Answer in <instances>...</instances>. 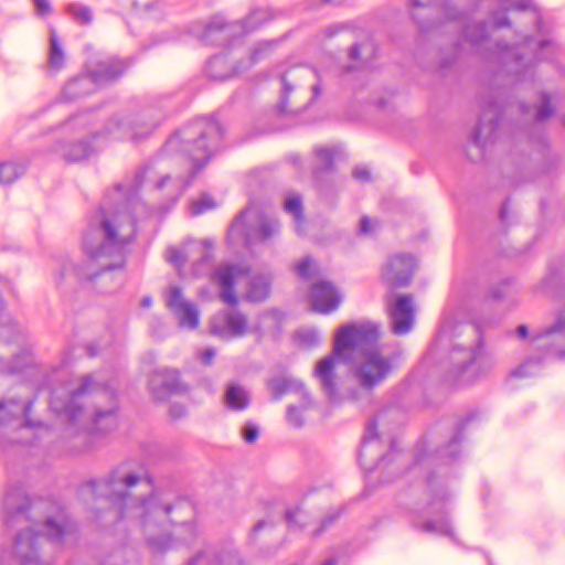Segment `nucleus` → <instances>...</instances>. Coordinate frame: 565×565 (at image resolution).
I'll list each match as a JSON object with an SVG mask.
<instances>
[{
    "instance_id": "nucleus-23",
    "label": "nucleus",
    "mask_w": 565,
    "mask_h": 565,
    "mask_svg": "<svg viewBox=\"0 0 565 565\" xmlns=\"http://www.w3.org/2000/svg\"><path fill=\"white\" fill-rule=\"evenodd\" d=\"M308 296L311 309L323 315L334 311L342 302V295L338 287L326 279L312 282Z\"/></svg>"
},
{
    "instance_id": "nucleus-31",
    "label": "nucleus",
    "mask_w": 565,
    "mask_h": 565,
    "mask_svg": "<svg viewBox=\"0 0 565 565\" xmlns=\"http://www.w3.org/2000/svg\"><path fill=\"white\" fill-rule=\"evenodd\" d=\"M119 404L117 401L108 407H97L90 420L92 429L99 434H109L119 426Z\"/></svg>"
},
{
    "instance_id": "nucleus-64",
    "label": "nucleus",
    "mask_w": 565,
    "mask_h": 565,
    "mask_svg": "<svg viewBox=\"0 0 565 565\" xmlns=\"http://www.w3.org/2000/svg\"><path fill=\"white\" fill-rule=\"evenodd\" d=\"M216 350L212 347L205 348L200 353V360L204 365H211L215 358Z\"/></svg>"
},
{
    "instance_id": "nucleus-54",
    "label": "nucleus",
    "mask_w": 565,
    "mask_h": 565,
    "mask_svg": "<svg viewBox=\"0 0 565 565\" xmlns=\"http://www.w3.org/2000/svg\"><path fill=\"white\" fill-rule=\"evenodd\" d=\"M217 565H244L237 551H222L216 554Z\"/></svg>"
},
{
    "instance_id": "nucleus-12",
    "label": "nucleus",
    "mask_w": 565,
    "mask_h": 565,
    "mask_svg": "<svg viewBox=\"0 0 565 565\" xmlns=\"http://www.w3.org/2000/svg\"><path fill=\"white\" fill-rule=\"evenodd\" d=\"M247 212V207L241 210L228 225L226 242L230 246L242 243L248 247L255 242L265 243L280 233V222L276 217L260 213L257 225H248L245 221Z\"/></svg>"
},
{
    "instance_id": "nucleus-60",
    "label": "nucleus",
    "mask_w": 565,
    "mask_h": 565,
    "mask_svg": "<svg viewBox=\"0 0 565 565\" xmlns=\"http://www.w3.org/2000/svg\"><path fill=\"white\" fill-rule=\"evenodd\" d=\"M167 254L168 262L174 266H182L186 260L183 252L175 246H170L167 250Z\"/></svg>"
},
{
    "instance_id": "nucleus-22",
    "label": "nucleus",
    "mask_w": 565,
    "mask_h": 565,
    "mask_svg": "<svg viewBox=\"0 0 565 565\" xmlns=\"http://www.w3.org/2000/svg\"><path fill=\"white\" fill-rule=\"evenodd\" d=\"M135 57L119 58L116 56L98 61L95 65H86L95 87L118 81L134 64Z\"/></svg>"
},
{
    "instance_id": "nucleus-40",
    "label": "nucleus",
    "mask_w": 565,
    "mask_h": 565,
    "mask_svg": "<svg viewBox=\"0 0 565 565\" xmlns=\"http://www.w3.org/2000/svg\"><path fill=\"white\" fill-rule=\"evenodd\" d=\"M556 109L552 104L551 96L547 92H541L539 102L534 105L533 124L537 126L554 117Z\"/></svg>"
},
{
    "instance_id": "nucleus-34",
    "label": "nucleus",
    "mask_w": 565,
    "mask_h": 565,
    "mask_svg": "<svg viewBox=\"0 0 565 565\" xmlns=\"http://www.w3.org/2000/svg\"><path fill=\"white\" fill-rule=\"evenodd\" d=\"M554 333H565V316L559 317L552 327L544 331L543 334L536 337V341L539 342L537 348H544L546 356L565 359V350L557 347L551 339Z\"/></svg>"
},
{
    "instance_id": "nucleus-42",
    "label": "nucleus",
    "mask_w": 565,
    "mask_h": 565,
    "mask_svg": "<svg viewBox=\"0 0 565 565\" xmlns=\"http://www.w3.org/2000/svg\"><path fill=\"white\" fill-rule=\"evenodd\" d=\"M536 345L539 344V342L536 341V338L534 339ZM536 349L539 350V348L536 347ZM540 351H542V355L541 356H531L529 359H526L523 363H521L520 365H518L516 367H514L511 372H510V376L511 377H516V379H523V377H529L533 374V372L530 370L532 366H540L542 363H543V359H547L548 356L545 355V349L542 348L540 349Z\"/></svg>"
},
{
    "instance_id": "nucleus-41",
    "label": "nucleus",
    "mask_w": 565,
    "mask_h": 565,
    "mask_svg": "<svg viewBox=\"0 0 565 565\" xmlns=\"http://www.w3.org/2000/svg\"><path fill=\"white\" fill-rule=\"evenodd\" d=\"M50 46L47 54V65L54 71H60L65 65V52L60 43V38H49Z\"/></svg>"
},
{
    "instance_id": "nucleus-46",
    "label": "nucleus",
    "mask_w": 565,
    "mask_h": 565,
    "mask_svg": "<svg viewBox=\"0 0 565 565\" xmlns=\"http://www.w3.org/2000/svg\"><path fill=\"white\" fill-rule=\"evenodd\" d=\"M280 82H281V92L279 95V99L275 106V113L278 116H284V115L290 113V110L288 108V97H289V94L294 90V86L287 79L286 74L280 75Z\"/></svg>"
},
{
    "instance_id": "nucleus-20",
    "label": "nucleus",
    "mask_w": 565,
    "mask_h": 565,
    "mask_svg": "<svg viewBox=\"0 0 565 565\" xmlns=\"http://www.w3.org/2000/svg\"><path fill=\"white\" fill-rule=\"evenodd\" d=\"M415 270V257L412 254L399 253L387 259L382 278L391 289L404 288L411 285Z\"/></svg>"
},
{
    "instance_id": "nucleus-59",
    "label": "nucleus",
    "mask_w": 565,
    "mask_h": 565,
    "mask_svg": "<svg viewBox=\"0 0 565 565\" xmlns=\"http://www.w3.org/2000/svg\"><path fill=\"white\" fill-rule=\"evenodd\" d=\"M340 514H341L340 511H335V512L326 514L321 519L319 527L313 532V535L318 536L321 533H323L324 531H327L340 518Z\"/></svg>"
},
{
    "instance_id": "nucleus-17",
    "label": "nucleus",
    "mask_w": 565,
    "mask_h": 565,
    "mask_svg": "<svg viewBox=\"0 0 565 565\" xmlns=\"http://www.w3.org/2000/svg\"><path fill=\"white\" fill-rule=\"evenodd\" d=\"M148 388L156 402H166L170 396L182 395L190 390L180 371L171 367L153 370L148 379Z\"/></svg>"
},
{
    "instance_id": "nucleus-63",
    "label": "nucleus",
    "mask_w": 565,
    "mask_h": 565,
    "mask_svg": "<svg viewBox=\"0 0 565 565\" xmlns=\"http://www.w3.org/2000/svg\"><path fill=\"white\" fill-rule=\"evenodd\" d=\"M188 413V409L185 407V405H183L182 403H172L169 407V416L172 418V419H180L182 417H184Z\"/></svg>"
},
{
    "instance_id": "nucleus-38",
    "label": "nucleus",
    "mask_w": 565,
    "mask_h": 565,
    "mask_svg": "<svg viewBox=\"0 0 565 565\" xmlns=\"http://www.w3.org/2000/svg\"><path fill=\"white\" fill-rule=\"evenodd\" d=\"M267 388L270 391L271 398L274 401H279L286 393L295 390H301L302 382L276 375L267 381Z\"/></svg>"
},
{
    "instance_id": "nucleus-3",
    "label": "nucleus",
    "mask_w": 565,
    "mask_h": 565,
    "mask_svg": "<svg viewBox=\"0 0 565 565\" xmlns=\"http://www.w3.org/2000/svg\"><path fill=\"white\" fill-rule=\"evenodd\" d=\"M141 476L129 469L127 462L116 466L105 478L89 479L78 489V495H92L95 499L104 498L117 510V520L125 518L126 510L130 507H137L142 510L141 522L147 525L150 519L157 514H163L169 518L171 511L180 503L186 502L179 498L175 503L163 502L156 489L152 488L146 495L134 497L130 489L141 481ZM146 482L153 487L152 476L145 477Z\"/></svg>"
},
{
    "instance_id": "nucleus-37",
    "label": "nucleus",
    "mask_w": 565,
    "mask_h": 565,
    "mask_svg": "<svg viewBox=\"0 0 565 565\" xmlns=\"http://www.w3.org/2000/svg\"><path fill=\"white\" fill-rule=\"evenodd\" d=\"M284 210L295 218V232L302 236L306 234V216L303 212L302 199L299 194H288L284 200Z\"/></svg>"
},
{
    "instance_id": "nucleus-15",
    "label": "nucleus",
    "mask_w": 565,
    "mask_h": 565,
    "mask_svg": "<svg viewBox=\"0 0 565 565\" xmlns=\"http://www.w3.org/2000/svg\"><path fill=\"white\" fill-rule=\"evenodd\" d=\"M475 418L476 415L472 413L459 418L454 426V433L449 440L437 447L433 454H428L425 449H418L414 457V466H422L426 461L443 465L456 462L461 455V443L465 440V431Z\"/></svg>"
},
{
    "instance_id": "nucleus-6",
    "label": "nucleus",
    "mask_w": 565,
    "mask_h": 565,
    "mask_svg": "<svg viewBox=\"0 0 565 565\" xmlns=\"http://www.w3.org/2000/svg\"><path fill=\"white\" fill-rule=\"evenodd\" d=\"M409 15L423 34L438 32L448 24L469 29L470 13L454 0H409Z\"/></svg>"
},
{
    "instance_id": "nucleus-19",
    "label": "nucleus",
    "mask_w": 565,
    "mask_h": 565,
    "mask_svg": "<svg viewBox=\"0 0 565 565\" xmlns=\"http://www.w3.org/2000/svg\"><path fill=\"white\" fill-rule=\"evenodd\" d=\"M209 330L221 340L241 338L248 332L247 317L236 308L222 310L211 317Z\"/></svg>"
},
{
    "instance_id": "nucleus-50",
    "label": "nucleus",
    "mask_w": 565,
    "mask_h": 565,
    "mask_svg": "<svg viewBox=\"0 0 565 565\" xmlns=\"http://www.w3.org/2000/svg\"><path fill=\"white\" fill-rule=\"evenodd\" d=\"M17 399H18V405L14 406V408L20 409V416H22V418H23L22 427H25V428L40 427L42 425V423L33 420L30 416L33 404H34V399H29L25 403H22L19 398H17Z\"/></svg>"
},
{
    "instance_id": "nucleus-24",
    "label": "nucleus",
    "mask_w": 565,
    "mask_h": 565,
    "mask_svg": "<svg viewBox=\"0 0 565 565\" xmlns=\"http://www.w3.org/2000/svg\"><path fill=\"white\" fill-rule=\"evenodd\" d=\"M243 274L244 268L236 263L221 264L212 273V279L220 287V299L231 308H236L238 305L235 285Z\"/></svg>"
},
{
    "instance_id": "nucleus-44",
    "label": "nucleus",
    "mask_w": 565,
    "mask_h": 565,
    "mask_svg": "<svg viewBox=\"0 0 565 565\" xmlns=\"http://www.w3.org/2000/svg\"><path fill=\"white\" fill-rule=\"evenodd\" d=\"M295 271L302 280L309 281L319 275V267L311 256H305L296 263Z\"/></svg>"
},
{
    "instance_id": "nucleus-56",
    "label": "nucleus",
    "mask_w": 565,
    "mask_h": 565,
    "mask_svg": "<svg viewBox=\"0 0 565 565\" xmlns=\"http://www.w3.org/2000/svg\"><path fill=\"white\" fill-rule=\"evenodd\" d=\"M299 342L308 348L317 347L320 343V335L317 330L309 329L297 333Z\"/></svg>"
},
{
    "instance_id": "nucleus-58",
    "label": "nucleus",
    "mask_w": 565,
    "mask_h": 565,
    "mask_svg": "<svg viewBox=\"0 0 565 565\" xmlns=\"http://www.w3.org/2000/svg\"><path fill=\"white\" fill-rule=\"evenodd\" d=\"M301 407L296 405H288L286 412L287 422L296 428H300L303 426V417L301 415Z\"/></svg>"
},
{
    "instance_id": "nucleus-27",
    "label": "nucleus",
    "mask_w": 565,
    "mask_h": 565,
    "mask_svg": "<svg viewBox=\"0 0 565 565\" xmlns=\"http://www.w3.org/2000/svg\"><path fill=\"white\" fill-rule=\"evenodd\" d=\"M167 306L178 317L179 323L182 327L194 329L199 324V311L196 307L183 299L182 289L178 285H172L169 288Z\"/></svg>"
},
{
    "instance_id": "nucleus-45",
    "label": "nucleus",
    "mask_w": 565,
    "mask_h": 565,
    "mask_svg": "<svg viewBox=\"0 0 565 565\" xmlns=\"http://www.w3.org/2000/svg\"><path fill=\"white\" fill-rule=\"evenodd\" d=\"M17 405V398L0 399V426L9 425L20 418V409L14 408Z\"/></svg>"
},
{
    "instance_id": "nucleus-7",
    "label": "nucleus",
    "mask_w": 565,
    "mask_h": 565,
    "mask_svg": "<svg viewBox=\"0 0 565 565\" xmlns=\"http://www.w3.org/2000/svg\"><path fill=\"white\" fill-rule=\"evenodd\" d=\"M503 113V106L497 98L488 96L481 100L478 122L465 149L471 162L481 161L487 146L497 140Z\"/></svg>"
},
{
    "instance_id": "nucleus-52",
    "label": "nucleus",
    "mask_w": 565,
    "mask_h": 565,
    "mask_svg": "<svg viewBox=\"0 0 565 565\" xmlns=\"http://www.w3.org/2000/svg\"><path fill=\"white\" fill-rule=\"evenodd\" d=\"M171 542V535L169 534H160L147 537L148 546L158 553L166 552L170 547Z\"/></svg>"
},
{
    "instance_id": "nucleus-33",
    "label": "nucleus",
    "mask_w": 565,
    "mask_h": 565,
    "mask_svg": "<svg viewBox=\"0 0 565 565\" xmlns=\"http://www.w3.org/2000/svg\"><path fill=\"white\" fill-rule=\"evenodd\" d=\"M224 405L234 412H242L250 405V394L236 382H228L223 394Z\"/></svg>"
},
{
    "instance_id": "nucleus-26",
    "label": "nucleus",
    "mask_w": 565,
    "mask_h": 565,
    "mask_svg": "<svg viewBox=\"0 0 565 565\" xmlns=\"http://www.w3.org/2000/svg\"><path fill=\"white\" fill-rule=\"evenodd\" d=\"M97 140L92 138V132L84 139H58L52 145L51 151L67 162H78L88 159L96 151L94 142Z\"/></svg>"
},
{
    "instance_id": "nucleus-57",
    "label": "nucleus",
    "mask_w": 565,
    "mask_h": 565,
    "mask_svg": "<svg viewBox=\"0 0 565 565\" xmlns=\"http://www.w3.org/2000/svg\"><path fill=\"white\" fill-rule=\"evenodd\" d=\"M242 437L245 443L254 444L259 437V427L252 420H247L242 427Z\"/></svg>"
},
{
    "instance_id": "nucleus-13",
    "label": "nucleus",
    "mask_w": 565,
    "mask_h": 565,
    "mask_svg": "<svg viewBox=\"0 0 565 565\" xmlns=\"http://www.w3.org/2000/svg\"><path fill=\"white\" fill-rule=\"evenodd\" d=\"M270 14L267 10L255 9L245 19L227 20L223 14L217 13L210 17L204 22H198V26L203 31L204 35H213L215 33H224L225 35H242L255 32L264 23L269 21Z\"/></svg>"
},
{
    "instance_id": "nucleus-5",
    "label": "nucleus",
    "mask_w": 565,
    "mask_h": 565,
    "mask_svg": "<svg viewBox=\"0 0 565 565\" xmlns=\"http://www.w3.org/2000/svg\"><path fill=\"white\" fill-rule=\"evenodd\" d=\"M473 339L468 343H454L448 354V373L457 382L470 383L486 376L494 361L486 351L480 326H472Z\"/></svg>"
},
{
    "instance_id": "nucleus-4",
    "label": "nucleus",
    "mask_w": 565,
    "mask_h": 565,
    "mask_svg": "<svg viewBox=\"0 0 565 565\" xmlns=\"http://www.w3.org/2000/svg\"><path fill=\"white\" fill-rule=\"evenodd\" d=\"M224 137L225 129L215 116L198 117L175 130L163 148L186 156L192 162L190 179H194L220 150Z\"/></svg>"
},
{
    "instance_id": "nucleus-48",
    "label": "nucleus",
    "mask_w": 565,
    "mask_h": 565,
    "mask_svg": "<svg viewBox=\"0 0 565 565\" xmlns=\"http://www.w3.org/2000/svg\"><path fill=\"white\" fill-rule=\"evenodd\" d=\"M514 282L515 279L512 276L503 278L500 282L494 284L489 288L488 298L493 301L504 299L509 295Z\"/></svg>"
},
{
    "instance_id": "nucleus-9",
    "label": "nucleus",
    "mask_w": 565,
    "mask_h": 565,
    "mask_svg": "<svg viewBox=\"0 0 565 565\" xmlns=\"http://www.w3.org/2000/svg\"><path fill=\"white\" fill-rule=\"evenodd\" d=\"M380 340L379 324L370 321L348 322L338 328L334 334L333 351L341 362H350L355 352L377 348Z\"/></svg>"
},
{
    "instance_id": "nucleus-62",
    "label": "nucleus",
    "mask_w": 565,
    "mask_h": 565,
    "mask_svg": "<svg viewBox=\"0 0 565 565\" xmlns=\"http://www.w3.org/2000/svg\"><path fill=\"white\" fill-rule=\"evenodd\" d=\"M352 177L361 182H371L372 175L371 171L365 166H355L352 170Z\"/></svg>"
},
{
    "instance_id": "nucleus-39",
    "label": "nucleus",
    "mask_w": 565,
    "mask_h": 565,
    "mask_svg": "<svg viewBox=\"0 0 565 565\" xmlns=\"http://www.w3.org/2000/svg\"><path fill=\"white\" fill-rule=\"evenodd\" d=\"M367 20L358 18L342 22H335L328 26L326 35H339L344 33H366L369 32Z\"/></svg>"
},
{
    "instance_id": "nucleus-30",
    "label": "nucleus",
    "mask_w": 565,
    "mask_h": 565,
    "mask_svg": "<svg viewBox=\"0 0 565 565\" xmlns=\"http://www.w3.org/2000/svg\"><path fill=\"white\" fill-rule=\"evenodd\" d=\"M92 383V377L86 375L83 377L81 384L71 391L70 396L61 405L57 404L58 401L52 402L55 412L65 416L70 424H75L83 413V405L78 402V397L88 392Z\"/></svg>"
},
{
    "instance_id": "nucleus-51",
    "label": "nucleus",
    "mask_w": 565,
    "mask_h": 565,
    "mask_svg": "<svg viewBox=\"0 0 565 565\" xmlns=\"http://www.w3.org/2000/svg\"><path fill=\"white\" fill-rule=\"evenodd\" d=\"M216 206L215 200L207 193H203L199 199L191 202V213L200 215Z\"/></svg>"
},
{
    "instance_id": "nucleus-36",
    "label": "nucleus",
    "mask_w": 565,
    "mask_h": 565,
    "mask_svg": "<svg viewBox=\"0 0 565 565\" xmlns=\"http://www.w3.org/2000/svg\"><path fill=\"white\" fill-rule=\"evenodd\" d=\"M317 163L312 168V178L319 181L323 174L331 173L335 170V151L332 148L317 146L313 149Z\"/></svg>"
},
{
    "instance_id": "nucleus-49",
    "label": "nucleus",
    "mask_w": 565,
    "mask_h": 565,
    "mask_svg": "<svg viewBox=\"0 0 565 565\" xmlns=\"http://www.w3.org/2000/svg\"><path fill=\"white\" fill-rule=\"evenodd\" d=\"M98 109V107L95 108H88L85 110H81L76 114L71 115L66 121L63 124L65 127H81V128H87L88 126L93 125L92 115L93 111Z\"/></svg>"
},
{
    "instance_id": "nucleus-16",
    "label": "nucleus",
    "mask_w": 565,
    "mask_h": 565,
    "mask_svg": "<svg viewBox=\"0 0 565 565\" xmlns=\"http://www.w3.org/2000/svg\"><path fill=\"white\" fill-rule=\"evenodd\" d=\"M362 356V362L355 366L354 376L363 388L371 390L390 374L392 360L383 356L379 348L365 350Z\"/></svg>"
},
{
    "instance_id": "nucleus-32",
    "label": "nucleus",
    "mask_w": 565,
    "mask_h": 565,
    "mask_svg": "<svg viewBox=\"0 0 565 565\" xmlns=\"http://www.w3.org/2000/svg\"><path fill=\"white\" fill-rule=\"evenodd\" d=\"M95 85L87 73L79 74L71 78L63 87L61 96L65 102H74L81 97L92 94Z\"/></svg>"
},
{
    "instance_id": "nucleus-18",
    "label": "nucleus",
    "mask_w": 565,
    "mask_h": 565,
    "mask_svg": "<svg viewBox=\"0 0 565 565\" xmlns=\"http://www.w3.org/2000/svg\"><path fill=\"white\" fill-rule=\"evenodd\" d=\"M222 51L212 55L205 65L206 75L214 81H227L244 73V66L234 57L231 38H223Z\"/></svg>"
},
{
    "instance_id": "nucleus-10",
    "label": "nucleus",
    "mask_w": 565,
    "mask_h": 565,
    "mask_svg": "<svg viewBox=\"0 0 565 565\" xmlns=\"http://www.w3.org/2000/svg\"><path fill=\"white\" fill-rule=\"evenodd\" d=\"M427 487L430 491V499L425 508L427 514L436 515L437 519L418 522L412 521V525L426 533H437L443 536L454 539L455 531L449 519V511L446 505L450 493L445 486L438 484L436 473L429 472L426 478Z\"/></svg>"
},
{
    "instance_id": "nucleus-35",
    "label": "nucleus",
    "mask_w": 565,
    "mask_h": 565,
    "mask_svg": "<svg viewBox=\"0 0 565 565\" xmlns=\"http://www.w3.org/2000/svg\"><path fill=\"white\" fill-rule=\"evenodd\" d=\"M271 292V280L264 274L254 275L247 285L244 296L245 300L252 303L265 301Z\"/></svg>"
},
{
    "instance_id": "nucleus-8",
    "label": "nucleus",
    "mask_w": 565,
    "mask_h": 565,
    "mask_svg": "<svg viewBox=\"0 0 565 565\" xmlns=\"http://www.w3.org/2000/svg\"><path fill=\"white\" fill-rule=\"evenodd\" d=\"M45 537L53 542H61L65 534L66 527L63 523L53 516H47L44 522ZM44 534L34 531L31 527L20 530L14 537L13 552L19 557L21 565L38 564L40 562L39 542ZM11 552L2 550L0 553V565H4V559L11 556Z\"/></svg>"
},
{
    "instance_id": "nucleus-29",
    "label": "nucleus",
    "mask_w": 565,
    "mask_h": 565,
    "mask_svg": "<svg viewBox=\"0 0 565 565\" xmlns=\"http://www.w3.org/2000/svg\"><path fill=\"white\" fill-rule=\"evenodd\" d=\"M341 361L332 350V353L320 359L315 366L313 375L321 384L322 391L329 402L334 403L339 399V388L337 384L335 364Z\"/></svg>"
},
{
    "instance_id": "nucleus-21",
    "label": "nucleus",
    "mask_w": 565,
    "mask_h": 565,
    "mask_svg": "<svg viewBox=\"0 0 565 565\" xmlns=\"http://www.w3.org/2000/svg\"><path fill=\"white\" fill-rule=\"evenodd\" d=\"M234 57L239 60L244 66V73L257 63L267 58L278 44L277 39L257 41L253 45H247L244 38H231Z\"/></svg>"
},
{
    "instance_id": "nucleus-11",
    "label": "nucleus",
    "mask_w": 565,
    "mask_h": 565,
    "mask_svg": "<svg viewBox=\"0 0 565 565\" xmlns=\"http://www.w3.org/2000/svg\"><path fill=\"white\" fill-rule=\"evenodd\" d=\"M157 126L158 120L151 119L146 113L114 115L100 130L92 132V138L111 137L117 140L139 142L148 138Z\"/></svg>"
},
{
    "instance_id": "nucleus-1",
    "label": "nucleus",
    "mask_w": 565,
    "mask_h": 565,
    "mask_svg": "<svg viewBox=\"0 0 565 565\" xmlns=\"http://www.w3.org/2000/svg\"><path fill=\"white\" fill-rule=\"evenodd\" d=\"M99 213L102 218L98 225L90 224L83 235L82 247L87 258L79 263H74L70 258L63 259L54 275L56 287H61L71 278L78 284L93 282L106 271L125 267L124 250L135 239V234L119 235L117 226L103 207L99 209Z\"/></svg>"
},
{
    "instance_id": "nucleus-25",
    "label": "nucleus",
    "mask_w": 565,
    "mask_h": 565,
    "mask_svg": "<svg viewBox=\"0 0 565 565\" xmlns=\"http://www.w3.org/2000/svg\"><path fill=\"white\" fill-rule=\"evenodd\" d=\"M413 295L397 294L390 305L391 328L394 334L407 333L414 323Z\"/></svg>"
},
{
    "instance_id": "nucleus-2",
    "label": "nucleus",
    "mask_w": 565,
    "mask_h": 565,
    "mask_svg": "<svg viewBox=\"0 0 565 565\" xmlns=\"http://www.w3.org/2000/svg\"><path fill=\"white\" fill-rule=\"evenodd\" d=\"M494 38H456L448 49L437 52L438 72L444 73L457 61L460 50L469 44L478 52H482L483 60L495 66V72L513 77L520 82L530 73L531 68L542 60V51L552 45V38H522V41L509 45L502 39Z\"/></svg>"
},
{
    "instance_id": "nucleus-53",
    "label": "nucleus",
    "mask_w": 565,
    "mask_h": 565,
    "mask_svg": "<svg viewBox=\"0 0 565 565\" xmlns=\"http://www.w3.org/2000/svg\"><path fill=\"white\" fill-rule=\"evenodd\" d=\"M68 12L81 23H88L92 20V11L86 6L72 3L68 6Z\"/></svg>"
},
{
    "instance_id": "nucleus-14",
    "label": "nucleus",
    "mask_w": 565,
    "mask_h": 565,
    "mask_svg": "<svg viewBox=\"0 0 565 565\" xmlns=\"http://www.w3.org/2000/svg\"><path fill=\"white\" fill-rule=\"evenodd\" d=\"M510 10L529 13L534 19L536 32L540 35H545L550 32L533 0H500V10L493 12L487 21L479 22V33L477 35H488L489 32L510 28V20L507 15V12ZM465 35L468 34L466 33Z\"/></svg>"
},
{
    "instance_id": "nucleus-47",
    "label": "nucleus",
    "mask_w": 565,
    "mask_h": 565,
    "mask_svg": "<svg viewBox=\"0 0 565 565\" xmlns=\"http://www.w3.org/2000/svg\"><path fill=\"white\" fill-rule=\"evenodd\" d=\"M137 10L159 19L163 15L164 4L161 0H132Z\"/></svg>"
},
{
    "instance_id": "nucleus-43",
    "label": "nucleus",
    "mask_w": 565,
    "mask_h": 565,
    "mask_svg": "<svg viewBox=\"0 0 565 565\" xmlns=\"http://www.w3.org/2000/svg\"><path fill=\"white\" fill-rule=\"evenodd\" d=\"M25 172V168L13 161L0 162V184H11L21 178Z\"/></svg>"
},
{
    "instance_id": "nucleus-28",
    "label": "nucleus",
    "mask_w": 565,
    "mask_h": 565,
    "mask_svg": "<svg viewBox=\"0 0 565 565\" xmlns=\"http://www.w3.org/2000/svg\"><path fill=\"white\" fill-rule=\"evenodd\" d=\"M31 508L29 495L21 484L9 487L3 495L2 512L6 526H12L17 516L26 514Z\"/></svg>"
},
{
    "instance_id": "nucleus-55",
    "label": "nucleus",
    "mask_w": 565,
    "mask_h": 565,
    "mask_svg": "<svg viewBox=\"0 0 565 565\" xmlns=\"http://www.w3.org/2000/svg\"><path fill=\"white\" fill-rule=\"evenodd\" d=\"M380 437L377 429V420L375 417L370 418L365 425V433L361 440V447H364L371 440H377Z\"/></svg>"
},
{
    "instance_id": "nucleus-61",
    "label": "nucleus",
    "mask_w": 565,
    "mask_h": 565,
    "mask_svg": "<svg viewBox=\"0 0 565 565\" xmlns=\"http://www.w3.org/2000/svg\"><path fill=\"white\" fill-rule=\"evenodd\" d=\"M35 13L39 17H47L52 13V4L49 0H32Z\"/></svg>"
}]
</instances>
